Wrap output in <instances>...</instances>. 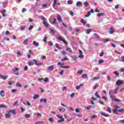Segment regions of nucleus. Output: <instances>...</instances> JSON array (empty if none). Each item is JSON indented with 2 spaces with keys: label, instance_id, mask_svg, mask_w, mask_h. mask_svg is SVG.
<instances>
[{
  "label": "nucleus",
  "instance_id": "f257e3e1",
  "mask_svg": "<svg viewBox=\"0 0 124 124\" xmlns=\"http://www.w3.org/2000/svg\"><path fill=\"white\" fill-rule=\"evenodd\" d=\"M78 51L79 53V55L78 56V58H80V59L84 58V55H83V51H82V50L80 49H78Z\"/></svg>",
  "mask_w": 124,
  "mask_h": 124
},
{
  "label": "nucleus",
  "instance_id": "f03ea898",
  "mask_svg": "<svg viewBox=\"0 0 124 124\" xmlns=\"http://www.w3.org/2000/svg\"><path fill=\"white\" fill-rule=\"evenodd\" d=\"M116 84V85H117V86H120V85L124 84V81L119 79V80H117Z\"/></svg>",
  "mask_w": 124,
  "mask_h": 124
},
{
  "label": "nucleus",
  "instance_id": "7ed1b4c3",
  "mask_svg": "<svg viewBox=\"0 0 124 124\" xmlns=\"http://www.w3.org/2000/svg\"><path fill=\"white\" fill-rule=\"evenodd\" d=\"M7 113H12V114H13L14 115H16V109H11L8 111Z\"/></svg>",
  "mask_w": 124,
  "mask_h": 124
},
{
  "label": "nucleus",
  "instance_id": "20e7f679",
  "mask_svg": "<svg viewBox=\"0 0 124 124\" xmlns=\"http://www.w3.org/2000/svg\"><path fill=\"white\" fill-rule=\"evenodd\" d=\"M47 69L48 70H50V71H53L54 70V65H51L49 66H48Z\"/></svg>",
  "mask_w": 124,
  "mask_h": 124
},
{
  "label": "nucleus",
  "instance_id": "39448f33",
  "mask_svg": "<svg viewBox=\"0 0 124 124\" xmlns=\"http://www.w3.org/2000/svg\"><path fill=\"white\" fill-rule=\"evenodd\" d=\"M0 78H1V79H2L3 80H6V79L8 78V76H4L1 75V74H0Z\"/></svg>",
  "mask_w": 124,
  "mask_h": 124
},
{
  "label": "nucleus",
  "instance_id": "423d86ee",
  "mask_svg": "<svg viewBox=\"0 0 124 124\" xmlns=\"http://www.w3.org/2000/svg\"><path fill=\"white\" fill-rule=\"evenodd\" d=\"M33 62H34L35 64L36 65H37V66H38V65H42V63L40 62V63H37V62H36V60L33 59L32 60Z\"/></svg>",
  "mask_w": 124,
  "mask_h": 124
},
{
  "label": "nucleus",
  "instance_id": "0eeeda50",
  "mask_svg": "<svg viewBox=\"0 0 124 124\" xmlns=\"http://www.w3.org/2000/svg\"><path fill=\"white\" fill-rule=\"evenodd\" d=\"M11 116V114H10V113L8 112L7 113H6L5 114V119H7L8 118H10Z\"/></svg>",
  "mask_w": 124,
  "mask_h": 124
},
{
  "label": "nucleus",
  "instance_id": "6e6552de",
  "mask_svg": "<svg viewBox=\"0 0 124 124\" xmlns=\"http://www.w3.org/2000/svg\"><path fill=\"white\" fill-rule=\"evenodd\" d=\"M33 44L34 46H36V47H38V46H39V43L36 42L35 41L33 42Z\"/></svg>",
  "mask_w": 124,
  "mask_h": 124
},
{
  "label": "nucleus",
  "instance_id": "1a4fd4ad",
  "mask_svg": "<svg viewBox=\"0 0 124 124\" xmlns=\"http://www.w3.org/2000/svg\"><path fill=\"white\" fill-rule=\"evenodd\" d=\"M82 78H84L85 79H89V77H88V75L86 74H84L82 75Z\"/></svg>",
  "mask_w": 124,
  "mask_h": 124
},
{
  "label": "nucleus",
  "instance_id": "9d476101",
  "mask_svg": "<svg viewBox=\"0 0 124 124\" xmlns=\"http://www.w3.org/2000/svg\"><path fill=\"white\" fill-rule=\"evenodd\" d=\"M114 32V29L113 28L111 27L109 28V34H113Z\"/></svg>",
  "mask_w": 124,
  "mask_h": 124
},
{
  "label": "nucleus",
  "instance_id": "9b49d317",
  "mask_svg": "<svg viewBox=\"0 0 124 124\" xmlns=\"http://www.w3.org/2000/svg\"><path fill=\"white\" fill-rule=\"evenodd\" d=\"M57 19H58V20L59 21V22H62V16H61V15H58Z\"/></svg>",
  "mask_w": 124,
  "mask_h": 124
},
{
  "label": "nucleus",
  "instance_id": "f8f14e48",
  "mask_svg": "<svg viewBox=\"0 0 124 124\" xmlns=\"http://www.w3.org/2000/svg\"><path fill=\"white\" fill-rule=\"evenodd\" d=\"M0 108H1V109L5 108V109L7 108V106L5 105H0Z\"/></svg>",
  "mask_w": 124,
  "mask_h": 124
},
{
  "label": "nucleus",
  "instance_id": "ddd939ff",
  "mask_svg": "<svg viewBox=\"0 0 124 124\" xmlns=\"http://www.w3.org/2000/svg\"><path fill=\"white\" fill-rule=\"evenodd\" d=\"M111 92H112V90H109V91L108 95H109V96L110 98H111L112 99H114V98H113V96L111 95Z\"/></svg>",
  "mask_w": 124,
  "mask_h": 124
},
{
  "label": "nucleus",
  "instance_id": "4468645a",
  "mask_svg": "<svg viewBox=\"0 0 124 124\" xmlns=\"http://www.w3.org/2000/svg\"><path fill=\"white\" fill-rule=\"evenodd\" d=\"M81 87H83V84H80L79 85H77L76 87V90H79Z\"/></svg>",
  "mask_w": 124,
  "mask_h": 124
},
{
  "label": "nucleus",
  "instance_id": "2eb2a0df",
  "mask_svg": "<svg viewBox=\"0 0 124 124\" xmlns=\"http://www.w3.org/2000/svg\"><path fill=\"white\" fill-rule=\"evenodd\" d=\"M43 23L46 28H48V26H49V24H48V23H47L46 21H43Z\"/></svg>",
  "mask_w": 124,
  "mask_h": 124
},
{
  "label": "nucleus",
  "instance_id": "dca6fc26",
  "mask_svg": "<svg viewBox=\"0 0 124 124\" xmlns=\"http://www.w3.org/2000/svg\"><path fill=\"white\" fill-rule=\"evenodd\" d=\"M61 62H64V61H68L67 57H64L61 60Z\"/></svg>",
  "mask_w": 124,
  "mask_h": 124
},
{
  "label": "nucleus",
  "instance_id": "f3484780",
  "mask_svg": "<svg viewBox=\"0 0 124 124\" xmlns=\"http://www.w3.org/2000/svg\"><path fill=\"white\" fill-rule=\"evenodd\" d=\"M62 54L63 55V56H65V55H67V52H66L65 50H62Z\"/></svg>",
  "mask_w": 124,
  "mask_h": 124
},
{
  "label": "nucleus",
  "instance_id": "a211bd4d",
  "mask_svg": "<svg viewBox=\"0 0 124 124\" xmlns=\"http://www.w3.org/2000/svg\"><path fill=\"white\" fill-rule=\"evenodd\" d=\"M77 6H81L82 3L80 1H78L76 3Z\"/></svg>",
  "mask_w": 124,
  "mask_h": 124
},
{
  "label": "nucleus",
  "instance_id": "6ab92c4d",
  "mask_svg": "<svg viewBox=\"0 0 124 124\" xmlns=\"http://www.w3.org/2000/svg\"><path fill=\"white\" fill-rule=\"evenodd\" d=\"M62 122H64V119L62 118L60 120H58L57 124H59V123H62Z\"/></svg>",
  "mask_w": 124,
  "mask_h": 124
},
{
  "label": "nucleus",
  "instance_id": "aec40b11",
  "mask_svg": "<svg viewBox=\"0 0 124 124\" xmlns=\"http://www.w3.org/2000/svg\"><path fill=\"white\" fill-rule=\"evenodd\" d=\"M28 42H29V40H28V39H26L24 42H23V44L25 45H28Z\"/></svg>",
  "mask_w": 124,
  "mask_h": 124
},
{
  "label": "nucleus",
  "instance_id": "412c9836",
  "mask_svg": "<svg viewBox=\"0 0 124 124\" xmlns=\"http://www.w3.org/2000/svg\"><path fill=\"white\" fill-rule=\"evenodd\" d=\"M98 79H100V77H95L94 78H93L92 79V80L94 81L95 80H98Z\"/></svg>",
  "mask_w": 124,
  "mask_h": 124
},
{
  "label": "nucleus",
  "instance_id": "4be33fe9",
  "mask_svg": "<svg viewBox=\"0 0 124 124\" xmlns=\"http://www.w3.org/2000/svg\"><path fill=\"white\" fill-rule=\"evenodd\" d=\"M108 113H112V108H110V107H108Z\"/></svg>",
  "mask_w": 124,
  "mask_h": 124
},
{
  "label": "nucleus",
  "instance_id": "5701e85b",
  "mask_svg": "<svg viewBox=\"0 0 124 124\" xmlns=\"http://www.w3.org/2000/svg\"><path fill=\"white\" fill-rule=\"evenodd\" d=\"M16 87H18V88H22V85L19 82H17L16 84Z\"/></svg>",
  "mask_w": 124,
  "mask_h": 124
},
{
  "label": "nucleus",
  "instance_id": "b1692460",
  "mask_svg": "<svg viewBox=\"0 0 124 124\" xmlns=\"http://www.w3.org/2000/svg\"><path fill=\"white\" fill-rule=\"evenodd\" d=\"M13 71H14L15 72H16V71H18L19 69L17 67H15V68H12Z\"/></svg>",
  "mask_w": 124,
  "mask_h": 124
},
{
  "label": "nucleus",
  "instance_id": "393cba45",
  "mask_svg": "<svg viewBox=\"0 0 124 124\" xmlns=\"http://www.w3.org/2000/svg\"><path fill=\"white\" fill-rule=\"evenodd\" d=\"M118 90H119V88H117L114 90V91H113L114 94H116V93H117V92H118Z\"/></svg>",
  "mask_w": 124,
  "mask_h": 124
},
{
  "label": "nucleus",
  "instance_id": "a878e982",
  "mask_svg": "<svg viewBox=\"0 0 124 124\" xmlns=\"http://www.w3.org/2000/svg\"><path fill=\"white\" fill-rule=\"evenodd\" d=\"M48 121H49L51 124L54 123V119H53V118H48Z\"/></svg>",
  "mask_w": 124,
  "mask_h": 124
},
{
  "label": "nucleus",
  "instance_id": "bb28decb",
  "mask_svg": "<svg viewBox=\"0 0 124 124\" xmlns=\"http://www.w3.org/2000/svg\"><path fill=\"white\" fill-rule=\"evenodd\" d=\"M104 15H105V14L104 13H99L97 15L98 17H101V16H104Z\"/></svg>",
  "mask_w": 124,
  "mask_h": 124
},
{
  "label": "nucleus",
  "instance_id": "cd10ccee",
  "mask_svg": "<svg viewBox=\"0 0 124 124\" xmlns=\"http://www.w3.org/2000/svg\"><path fill=\"white\" fill-rule=\"evenodd\" d=\"M93 36H94V37H95V38H97V39L99 38V36H98V35L96 33H93Z\"/></svg>",
  "mask_w": 124,
  "mask_h": 124
},
{
  "label": "nucleus",
  "instance_id": "c85d7f7f",
  "mask_svg": "<svg viewBox=\"0 0 124 124\" xmlns=\"http://www.w3.org/2000/svg\"><path fill=\"white\" fill-rule=\"evenodd\" d=\"M100 114H102V116H104L105 117H108V115L106 114L105 112H101Z\"/></svg>",
  "mask_w": 124,
  "mask_h": 124
},
{
  "label": "nucleus",
  "instance_id": "c756f323",
  "mask_svg": "<svg viewBox=\"0 0 124 124\" xmlns=\"http://www.w3.org/2000/svg\"><path fill=\"white\" fill-rule=\"evenodd\" d=\"M114 74L116 75V76H120V73H119L118 71H114Z\"/></svg>",
  "mask_w": 124,
  "mask_h": 124
},
{
  "label": "nucleus",
  "instance_id": "7c9ffc66",
  "mask_svg": "<svg viewBox=\"0 0 124 124\" xmlns=\"http://www.w3.org/2000/svg\"><path fill=\"white\" fill-rule=\"evenodd\" d=\"M66 51H67V52H69V53H73L72 50H71V48H68L66 49Z\"/></svg>",
  "mask_w": 124,
  "mask_h": 124
},
{
  "label": "nucleus",
  "instance_id": "2f4dec72",
  "mask_svg": "<svg viewBox=\"0 0 124 124\" xmlns=\"http://www.w3.org/2000/svg\"><path fill=\"white\" fill-rule=\"evenodd\" d=\"M57 39H58L59 40H60V41H63L64 40V39H62V38L61 36L58 37Z\"/></svg>",
  "mask_w": 124,
  "mask_h": 124
},
{
  "label": "nucleus",
  "instance_id": "473e14b6",
  "mask_svg": "<svg viewBox=\"0 0 124 124\" xmlns=\"http://www.w3.org/2000/svg\"><path fill=\"white\" fill-rule=\"evenodd\" d=\"M57 39H58L59 40H60V41H63L64 40V39H62V38L61 36L58 37Z\"/></svg>",
  "mask_w": 124,
  "mask_h": 124
},
{
  "label": "nucleus",
  "instance_id": "72a5a7b5",
  "mask_svg": "<svg viewBox=\"0 0 124 124\" xmlns=\"http://www.w3.org/2000/svg\"><path fill=\"white\" fill-rule=\"evenodd\" d=\"M103 62H104V61L103 60H99L98 63L100 64V63H103Z\"/></svg>",
  "mask_w": 124,
  "mask_h": 124
},
{
  "label": "nucleus",
  "instance_id": "f704fd0d",
  "mask_svg": "<svg viewBox=\"0 0 124 124\" xmlns=\"http://www.w3.org/2000/svg\"><path fill=\"white\" fill-rule=\"evenodd\" d=\"M77 73H78V74H80V75H82V74H83V71L80 70L78 71Z\"/></svg>",
  "mask_w": 124,
  "mask_h": 124
},
{
  "label": "nucleus",
  "instance_id": "c9c22d12",
  "mask_svg": "<svg viewBox=\"0 0 124 124\" xmlns=\"http://www.w3.org/2000/svg\"><path fill=\"white\" fill-rule=\"evenodd\" d=\"M2 5L3 7H6V6L7 5V3H6V2H4L2 3Z\"/></svg>",
  "mask_w": 124,
  "mask_h": 124
},
{
  "label": "nucleus",
  "instance_id": "e433bc0d",
  "mask_svg": "<svg viewBox=\"0 0 124 124\" xmlns=\"http://www.w3.org/2000/svg\"><path fill=\"white\" fill-rule=\"evenodd\" d=\"M56 48H58V49H59V50L61 49V47H60V44H56Z\"/></svg>",
  "mask_w": 124,
  "mask_h": 124
},
{
  "label": "nucleus",
  "instance_id": "4c0bfd02",
  "mask_svg": "<svg viewBox=\"0 0 124 124\" xmlns=\"http://www.w3.org/2000/svg\"><path fill=\"white\" fill-rule=\"evenodd\" d=\"M41 19L42 20H43L44 21H46V18H45V17H44V16H42L41 17Z\"/></svg>",
  "mask_w": 124,
  "mask_h": 124
},
{
  "label": "nucleus",
  "instance_id": "58836bf2",
  "mask_svg": "<svg viewBox=\"0 0 124 124\" xmlns=\"http://www.w3.org/2000/svg\"><path fill=\"white\" fill-rule=\"evenodd\" d=\"M25 29H26V26H21L20 30L21 31H24V30H25Z\"/></svg>",
  "mask_w": 124,
  "mask_h": 124
},
{
  "label": "nucleus",
  "instance_id": "ea45409f",
  "mask_svg": "<svg viewBox=\"0 0 124 124\" xmlns=\"http://www.w3.org/2000/svg\"><path fill=\"white\" fill-rule=\"evenodd\" d=\"M0 13H2L3 14H4V13H6V10H2L0 11Z\"/></svg>",
  "mask_w": 124,
  "mask_h": 124
},
{
  "label": "nucleus",
  "instance_id": "a19ab883",
  "mask_svg": "<svg viewBox=\"0 0 124 124\" xmlns=\"http://www.w3.org/2000/svg\"><path fill=\"white\" fill-rule=\"evenodd\" d=\"M57 22V19H54L53 22L52 23V25H56V23Z\"/></svg>",
  "mask_w": 124,
  "mask_h": 124
},
{
  "label": "nucleus",
  "instance_id": "79ce46f5",
  "mask_svg": "<svg viewBox=\"0 0 124 124\" xmlns=\"http://www.w3.org/2000/svg\"><path fill=\"white\" fill-rule=\"evenodd\" d=\"M81 23H82V24H83V25H85V24H86V21H85V20H84V19H82L81 20Z\"/></svg>",
  "mask_w": 124,
  "mask_h": 124
},
{
  "label": "nucleus",
  "instance_id": "37998d69",
  "mask_svg": "<svg viewBox=\"0 0 124 124\" xmlns=\"http://www.w3.org/2000/svg\"><path fill=\"white\" fill-rule=\"evenodd\" d=\"M95 96H96L97 98H100L99 95H97V92H95L94 93Z\"/></svg>",
  "mask_w": 124,
  "mask_h": 124
},
{
  "label": "nucleus",
  "instance_id": "c03bdc74",
  "mask_svg": "<svg viewBox=\"0 0 124 124\" xmlns=\"http://www.w3.org/2000/svg\"><path fill=\"white\" fill-rule=\"evenodd\" d=\"M43 41L44 42H45V43H46L47 42V38H46V37H44L43 38Z\"/></svg>",
  "mask_w": 124,
  "mask_h": 124
},
{
  "label": "nucleus",
  "instance_id": "a18cd8bd",
  "mask_svg": "<svg viewBox=\"0 0 124 124\" xmlns=\"http://www.w3.org/2000/svg\"><path fill=\"white\" fill-rule=\"evenodd\" d=\"M89 4V3H88V2H84L83 3V5L84 6H85V7H87V5Z\"/></svg>",
  "mask_w": 124,
  "mask_h": 124
},
{
  "label": "nucleus",
  "instance_id": "49530a36",
  "mask_svg": "<svg viewBox=\"0 0 124 124\" xmlns=\"http://www.w3.org/2000/svg\"><path fill=\"white\" fill-rule=\"evenodd\" d=\"M26 11H27V9H26L25 8H23L22 9V12H23V13H25V12H26Z\"/></svg>",
  "mask_w": 124,
  "mask_h": 124
},
{
  "label": "nucleus",
  "instance_id": "de8ad7c7",
  "mask_svg": "<svg viewBox=\"0 0 124 124\" xmlns=\"http://www.w3.org/2000/svg\"><path fill=\"white\" fill-rule=\"evenodd\" d=\"M91 108H93V106H89L86 108L87 110H91Z\"/></svg>",
  "mask_w": 124,
  "mask_h": 124
},
{
  "label": "nucleus",
  "instance_id": "09e8293b",
  "mask_svg": "<svg viewBox=\"0 0 124 124\" xmlns=\"http://www.w3.org/2000/svg\"><path fill=\"white\" fill-rule=\"evenodd\" d=\"M91 31H92V30H91V29L87 30L86 31V34H89L90 33V32H91Z\"/></svg>",
  "mask_w": 124,
  "mask_h": 124
},
{
  "label": "nucleus",
  "instance_id": "8fccbe9b",
  "mask_svg": "<svg viewBox=\"0 0 124 124\" xmlns=\"http://www.w3.org/2000/svg\"><path fill=\"white\" fill-rule=\"evenodd\" d=\"M50 31L51 33H55V31L52 29H50Z\"/></svg>",
  "mask_w": 124,
  "mask_h": 124
},
{
  "label": "nucleus",
  "instance_id": "3c124183",
  "mask_svg": "<svg viewBox=\"0 0 124 124\" xmlns=\"http://www.w3.org/2000/svg\"><path fill=\"white\" fill-rule=\"evenodd\" d=\"M113 113H114L115 114H118V109H117L116 108L115 109H114Z\"/></svg>",
  "mask_w": 124,
  "mask_h": 124
},
{
  "label": "nucleus",
  "instance_id": "603ef678",
  "mask_svg": "<svg viewBox=\"0 0 124 124\" xmlns=\"http://www.w3.org/2000/svg\"><path fill=\"white\" fill-rule=\"evenodd\" d=\"M37 97H38V95H37V94H34V96L33 97L34 99H36Z\"/></svg>",
  "mask_w": 124,
  "mask_h": 124
},
{
  "label": "nucleus",
  "instance_id": "864d4df0",
  "mask_svg": "<svg viewBox=\"0 0 124 124\" xmlns=\"http://www.w3.org/2000/svg\"><path fill=\"white\" fill-rule=\"evenodd\" d=\"M78 58V57L77 56H75V55H74L73 57V59L74 61H75V60H77Z\"/></svg>",
  "mask_w": 124,
  "mask_h": 124
},
{
  "label": "nucleus",
  "instance_id": "5fc2aeb1",
  "mask_svg": "<svg viewBox=\"0 0 124 124\" xmlns=\"http://www.w3.org/2000/svg\"><path fill=\"white\" fill-rule=\"evenodd\" d=\"M48 45H49L50 46H53V42H52L51 41H49L48 42Z\"/></svg>",
  "mask_w": 124,
  "mask_h": 124
},
{
  "label": "nucleus",
  "instance_id": "6e6d98bb",
  "mask_svg": "<svg viewBox=\"0 0 124 124\" xmlns=\"http://www.w3.org/2000/svg\"><path fill=\"white\" fill-rule=\"evenodd\" d=\"M41 116H42L41 114H40V113H38L37 114V118H39Z\"/></svg>",
  "mask_w": 124,
  "mask_h": 124
},
{
  "label": "nucleus",
  "instance_id": "4d7b16f0",
  "mask_svg": "<svg viewBox=\"0 0 124 124\" xmlns=\"http://www.w3.org/2000/svg\"><path fill=\"white\" fill-rule=\"evenodd\" d=\"M110 40H109L108 39H107L105 40H104V43H106V42H109Z\"/></svg>",
  "mask_w": 124,
  "mask_h": 124
},
{
  "label": "nucleus",
  "instance_id": "13d9d810",
  "mask_svg": "<svg viewBox=\"0 0 124 124\" xmlns=\"http://www.w3.org/2000/svg\"><path fill=\"white\" fill-rule=\"evenodd\" d=\"M48 81H49V78H46L45 79H44V82H47Z\"/></svg>",
  "mask_w": 124,
  "mask_h": 124
},
{
  "label": "nucleus",
  "instance_id": "bf43d9fd",
  "mask_svg": "<svg viewBox=\"0 0 124 124\" xmlns=\"http://www.w3.org/2000/svg\"><path fill=\"white\" fill-rule=\"evenodd\" d=\"M96 117H97V116L95 115H93L91 116L92 119H95V118H96Z\"/></svg>",
  "mask_w": 124,
  "mask_h": 124
},
{
  "label": "nucleus",
  "instance_id": "052dcab7",
  "mask_svg": "<svg viewBox=\"0 0 124 124\" xmlns=\"http://www.w3.org/2000/svg\"><path fill=\"white\" fill-rule=\"evenodd\" d=\"M97 87H98V85H97V84H95V86L93 87V89H94V90H95V89H96Z\"/></svg>",
  "mask_w": 124,
  "mask_h": 124
},
{
  "label": "nucleus",
  "instance_id": "680f3d73",
  "mask_svg": "<svg viewBox=\"0 0 124 124\" xmlns=\"http://www.w3.org/2000/svg\"><path fill=\"white\" fill-rule=\"evenodd\" d=\"M63 42L64 43V44H66V45H68V42H67L65 40H63Z\"/></svg>",
  "mask_w": 124,
  "mask_h": 124
},
{
  "label": "nucleus",
  "instance_id": "e2e57ef3",
  "mask_svg": "<svg viewBox=\"0 0 124 124\" xmlns=\"http://www.w3.org/2000/svg\"><path fill=\"white\" fill-rule=\"evenodd\" d=\"M57 117H58V118H59V119H63V118H62V115H57Z\"/></svg>",
  "mask_w": 124,
  "mask_h": 124
},
{
  "label": "nucleus",
  "instance_id": "0e129e2a",
  "mask_svg": "<svg viewBox=\"0 0 124 124\" xmlns=\"http://www.w3.org/2000/svg\"><path fill=\"white\" fill-rule=\"evenodd\" d=\"M70 14L71 16H74V13L72 11L70 12Z\"/></svg>",
  "mask_w": 124,
  "mask_h": 124
},
{
  "label": "nucleus",
  "instance_id": "69168bd1",
  "mask_svg": "<svg viewBox=\"0 0 124 124\" xmlns=\"http://www.w3.org/2000/svg\"><path fill=\"white\" fill-rule=\"evenodd\" d=\"M103 55H104V52H101L100 53V57H102L103 56Z\"/></svg>",
  "mask_w": 124,
  "mask_h": 124
},
{
  "label": "nucleus",
  "instance_id": "338daca9",
  "mask_svg": "<svg viewBox=\"0 0 124 124\" xmlns=\"http://www.w3.org/2000/svg\"><path fill=\"white\" fill-rule=\"evenodd\" d=\"M25 118H28L30 117V114H26V115H25Z\"/></svg>",
  "mask_w": 124,
  "mask_h": 124
},
{
  "label": "nucleus",
  "instance_id": "774afa93",
  "mask_svg": "<svg viewBox=\"0 0 124 124\" xmlns=\"http://www.w3.org/2000/svg\"><path fill=\"white\" fill-rule=\"evenodd\" d=\"M119 123H121L122 124H124V119L122 120H119Z\"/></svg>",
  "mask_w": 124,
  "mask_h": 124
}]
</instances>
